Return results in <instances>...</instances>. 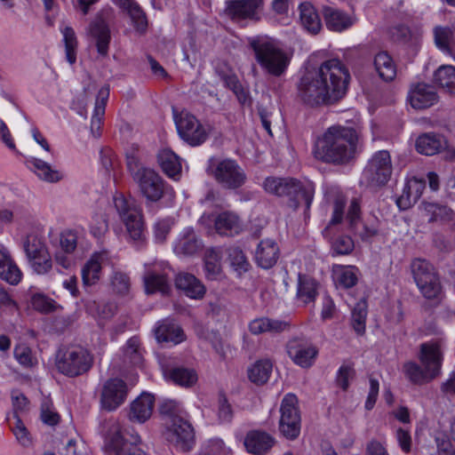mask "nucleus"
Masks as SVG:
<instances>
[{
	"label": "nucleus",
	"mask_w": 455,
	"mask_h": 455,
	"mask_svg": "<svg viewBox=\"0 0 455 455\" xmlns=\"http://www.w3.org/2000/svg\"><path fill=\"white\" fill-rule=\"evenodd\" d=\"M349 79V72L340 60H328L318 69L307 71L301 77L299 96L312 107L330 104L346 94Z\"/></svg>",
	"instance_id": "1"
},
{
	"label": "nucleus",
	"mask_w": 455,
	"mask_h": 455,
	"mask_svg": "<svg viewBox=\"0 0 455 455\" xmlns=\"http://www.w3.org/2000/svg\"><path fill=\"white\" fill-rule=\"evenodd\" d=\"M358 151V132L354 127L337 124L316 139L312 153L322 163L346 165L355 159Z\"/></svg>",
	"instance_id": "2"
},
{
	"label": "nucleus",
	"mask_w": 455,
	"mask_h": 455,
	"mask_svg": "<svg viewBox=\"0 0 455 455\" xmlns=\"http://www.w3.org/2000/svg\"><path fill=\"white\" fill-rule=\"evenodd\" d=\"M419 360L421 364L415 361L405 362L402 371L411 384L423 386L441 374L443 355L440 344L437 341L420 344Z\"/></svg>",
	"instance_id": "3"
},
{
	"label": "nucleus",
	"mask_w": 455,
	"mask_h": 455,
	"mask_svg": "<svg viewBox=\"0 0 455 455\" xmlns=\"http://www.w3.org/2000/svg\"><path fill=\"white\" fill-rule=\"evenodd\" d=\"M249 45L254 52L255 60L266 74L274 77L285 74L291 56L276 40L258 36L249 40Z\"/></svg>",
	"instance_id": "4"
},
{
	"label": "nucleus",
	"mask_w": 455,
	"mask_h": 455,
	"mask_svg": "<svg viewBox=\"0 0 455 455\" xmlns=\"http://www.w3.org/2000/svg\"><path fill=\"white\" fill-rule=\"evenodd\" d=\"M115 208L120 220L125 226L129 237L140 241L144 237V221L142 210L134 199L126 198L119 194L114 197Z\"/></svg>",
	"instance_id": "5"
},
{
	"label": "nucleus",
	"mask_w": 455,
	"mask_h": 455,
	"mask_svg": "<svg viewBox=\"0 0 455 455\" xmlns=\"http://www.w3.org/2000/svg\"><path fill=\"white\" fill-rule=\"evenodd\" d=\"M93 357L81 346H70L58 353L56 367L68 376L76 377L87 372L92 366Z\"/></svg>",
	"instance_id": "6"
},
{
	"label": "nucleus",
	"mask_w": 455,
	"mask_h": 455,
	"mask_svg": "<svg viewBox=\"0 0 455 455\" xmlns=\"http://www.w3.org/2000/svg\"><path fill=\"white\" fill-rule=\"evenodd\" d=\"M208 172L224 189H237L243 186L247 180L244 170L232 159L211 160Z\"/></svg>",
	"instance_id": "7"
},
{
	"label": "nucleus",
	"mask_w": 455,
	"mask_h": 455,
	"mask_svg": "<svg viewBox=\"0 0 455 455\" xmlns=\"http://www.w3.org/2000/svg\"><path fill=\"white\" fill-rule=\"evenodd\" d=\"M392 161L387 150H379L372 155L364 167L361 183L370 188L386 185L392 175Z\"/></svg>",
	"instance_id": "8"
},
{
	"label": "nucleus",
	"mask_w": 455,
	"mask_h": 455,
	"mask_svg": "<svg viewBox=\"0 0 455 455\" xmlns=\"http://www.w3.org/2000/svg\"><path fill=\"white\" fill-rule=\"evenodd\" d=\"M140 435L133 429L123 428L119 424L111 426L106 439V446L115 455H147L137 447Z\"/></svg>",
	"instance_id": "9"
},
{
	"label": "nucleus",
	"mask_w": 455,
	"mask_h": 455,
	"mask_svg": "<svg viewBox=\"0 0 455 455\" xmlns=\"http://www.w3.org/2000/svg\"><path fill=\"white\" fill-rule=\"evenodd\" d=\"M134 181L148 202L156 203L164 196L172 200L175 196L172 188L167 185L162 177L152 169L141 170L137 172Z\"/></svg>",
	"instance_id": "10"
},
{
	"label": "nucleus",
	"mask_w": 455,
	"mask_h": 455,
	"mask_svg": "<svg viewBox=\"0 0 455 455\" xmlns=\"http://www.w3.org/2000/svg\"><path fill=\"white\" fill-rule=\"evenodd\" d=\"M414 281L427 299H438L441 294V283L435 267L428 261L416 259L411 262Z\"/></svg>",
	"instance_id": "11"
},
{
	"label": "nucleus",
	"mask_w": 455,
	"mask_h": 455,
	"mask_svg": "<svg viewBox=\"0 0 455 455\" xmlns=\"http://www.w3.org/2000/svg\"><path fill=\"white\" fill-rule=\"evenodd\" d=\"M279 430L289 440L298 438L301 428L300 413L298 408V398L293 394H287L280 406Z\"/></svg>",
	"instance_id": "12"
},
{
	"label": "nucleus",
	"mask_w": 455,
	"mask_h": 455,
	"mask_svg": "<svg viewBox=\"0 0 455 455\" xmlns=\"http://www.w3.org/2000/svg\"><path fill=\"white\" fill-rule=\"evenodd\" d=\"M173 118L179 135L191 146L202 144L207 138V133L198 120L188 111L178 113L173 108Z\"/></svg>",
	"instance_id": "13"
},
{
	"label": "nucleus",
	"mask_w": 455,
	"mask_h": 455,
	"mask_svg": "<svg viewBox=\"0 0 455 455\" xmlns=\"http://www.w3.org/2000/svg\"><path fill=\"white\" fill-rule=\"evenodd\" d=\"M166 440L182 451L192 449L195 434L191 424L184 418H176L173 422H166Z\"/></svg>",
	"instance_id": "14"
},
{
	"label": "nucleus",
	"mask_w": 455,
	"mask_h": 455,
	"mask_svg": "<svg viewBox=\"0 0 455 455\" xmlns=\"http://www.w3.org/2000/svg\"><path fill=\"white\" fill-rule=\"evenodd\" d=\"M128 387L126 383L118 378L108 379L101 390L100 404L102 409L112 411L116 410L126 400Z\"/></svg>",
	"instance_id": "15"
},
{
	"label": "nucleus",
	"mask_w": 455,
	"mask_h": 455,
	"mask_svg": "<svg viewBox=\"0 0 455 455\" xmlns=\"http://www.w3.org/2000/svg\"><path fill=\"white\" fill-rule=\"evenodd\" d=\"M407 100L415 109H426L439 101V95L434 85L419 82L411 84Z\"/></svg>",
	"instance_id": "16"
},
{
	"label": "nucleus",
	"mask_w": 455,
	"mask_h": 455,
	"mask_svg": "<svg viewBox=\"0 0 455 455\" xmlns=\"http://www.w3.org/2000/svg\"><path fill=\"white\" fill-rule=\"evenodd\" d=\"M286 348L294 363L303 368L310 367L318 354L317 348L312 343L300 338L291 339Z\"/></svg>",
	"instance_id": "17"
},
{
	"label": "nucleus",
	"mask_w": 455,
	"mask_h": 455,
	"mask_svg": "<svg viewBox=\"0 0 455 455\" xmlns=\"http://www.w3.org/2000/svg\"><path fill=\"white\" fill-rule=\"evenodd\" d=\"M143 282L147 293H167L170 289L168 277L162 264H145Z\"/></svg>",
	"instance_id": "18"
},
{
	"label": "nucleus",
	"mask_w": 455,
	"mask_h": 455,
	"mask_svg": "<svg viewBox=\"0 0 455 455\" xmlns=\"http://www.w3.org/2000/svg\"><path fill=\"white\" fill-rule=\"evenodd\" d=\"M262 5L263 0H229L226 2L225 12L233 20H252Z\"/></svg>",
	"instance_id": "19"
},
{
	"label": "nucleus",
	"mask_w": 455,
	"mask_h": 455,
	"mask_svg": "<svg viewBox=\"0 0 455 455\" xmlns=\"http://www.w3.org/2000/svg\"><path fill=\"white\" fill-rule=\"evenodd\" d=\"M274 444V437L260 430L249 431L244 438L246 451L254 455L267 454Z\"/></svg>",
	"instance_id": "20"
},
{
	"label": "nucleus",
	"mask_w": 455,
	"mask_h": 455,
	"mask_svg": "<svg viewBox=\"0 0 455 455\" xmlns=\"http://www.w3.org/2000/svg\"><path fill=\"white\" fill-rule=\"evenodd\" d=\"M108 260L107 251L95 252L82 268L84 284L90 286L96 283L100 280L102 267L108 263Z\"/></svg>",
	"instance_id": "21"
},
{
	"label": "nucleus",
	"mask_w": 455,
	"mask_h": 455,
	"mask_svg": "<svg viewBox=\"0 0 455 455\" xmlns=\"http://www.w3.org/2000/svg\"><path fill=\"white\" fill-rule=\"evenodd\" d=\"M155 397L149 393H142L130 404L128 418L132 422L144 423L152 415Z\"/></svg>",
	"instance_id": "22"
},
{
	"label": "nucleus",
	"mask_w": 455,
	"mask_h": 455,
	"mask_svg": "<svg viewBox=\"0 0 455 455\" xmlns=\"http://www.w3.org/2000/svg\"><path fill=\"white\" fill-rule=\"evenodd\" d=\"M287 196L289 199V205L293 209H297L299 206L304 204L306 209L308 210L312 203L315 188L313 184L307 183L301 184L296 180H292Z\"/></svg>",
	"instance_id": "23"
},
{
	"label": "nucleus",
	"mask_w": 455,
	"mask_h": 455,
	"mask_svg": "<svg viewBox=\"0 0 455 455\" xmlns=\"http://www.w3.org/2000/svg\"><path fill=\"white\" fill-rule=\"evenodd\" d=\"M254 258L257 265L261 268H271L279 258L277 243L271 239L260 241L255 251Z\"/></svg>",
	"instance_id": "24"
},
{
	"label": "nucleus",
	"mask_w": 455,
	"mask_h": 455,
	"mask_svg": "<svg viewBox=\"0 0 455 455\" xmlns=\"http://www.w3.org/2000/svg\"><path fill=\"white\" fill-rule=\"evenodd\" d=\"M176 287L182 291L186 296L194 299H201L206 289L203 283L197 279L194 275L182 272L176 275L175 278Z\"/></svg>",
	"instance_id": "25"
},
{
	"label": "nucleus",
	"mask_w": 455,
	"mask_h": 455,
	"mask_svg": "<svg viewBox=\"0 0 455 455\" xmlns=\"http://www.w3.org/2000/svg\"><path fill=\"white\" fill-rule=\"evenodd\" d=\"M323 18L328 29L335 32H342L355 23V19L345 12L331 6L323 9Z\"/></svg>",
	"instance_id": "26"
},
{
	"label": "nucleus",
	"mask_w": 455,
	"mask_h": 455,
	"mask_svg": "<svg viewBox=\"0 0 455 455\" xmlns=\"http://www.w3.org/2000/svg\"><path fill=\"white\" fill-rule=\"evenodd\" d=\"M426 183L422 180L412 178L409 180L403 194L396 199V204L401 210H407L420 198Z\"/></svg>",
	"instance_id": "27"
},
{
	"label": "nucleus",
	"mask_w": 455,
	"mask_h": 455,
	"mask_svg": "<svg viewBox=\"0 0 455 455\" xmlns=\"http://www.w3.org/2000/svg\"><path fill=\"white\" fill-rule=\"evenodd\" d=\"M216 232L220 235L234 236L243 230L239 217L232 212H223L214 220Z\"/></svg>",
	"instance_id": "28"
},
{
	"label": "nucleus",
	"mask_w": 455,
	"mask_h": 455,
	"mask_svg": "<svg viewBox=\"0 0 455 455\" xmlns=\"http://www.w3.org/2000/svg\"><path fill=\"white\" fill-rule=\"evenodd\" d=\"M0 278L11 285H17L22 278L20 269L4 248L0 249Z\"/></svg>",
	"instance_id": "29"
},
{
	"label": "nucleus",
	"mask_w": 455,
	"mask_h": 455,
	"mask_svg": "<svg viewBox=\"0 0 455 455\" xmlns=\"http://www.w3.org/2000/svg\"><path fill=\"white\" fill-rule=\"evenodd\" d=\"M90 33L95 40L97 51L100 55L107 56L110 43V30L107 23L98 18L90 26Z\"/></svg>",
	"instance_id": "30"
},
{
	"label": "nucleus",
	"mask_w": 455,
	"mask_h": 455,
	"mask_svg": "<svg viewBox=\"0 0 455 455\" xmlns=\"http://www.w3.org/2000/svg\"><path fill=\"white\" fill-rule=\"evenodd\" d=\"M109 97V86H102L99 92L95 101L94 110L91 121V132L96 138L100 135L102 118L105 115L106 105Z\"/></svg>",
	"instance_id": "31"
},
{
	"label": "nucleus",
	"mask_w": 455,
	"mask_h": 455,
	"mask_svg": "<svg viewBox=\"0 0 455 455\" xmlns=\"http://www.w3.org/2000/svg\"><path fill=\"white\" fill-rule=\"evenodd\" d=\"M113 3L125 11L139 32H145L148 28V19L141 7L134 0H112Z\"/></svg>",
	"instance_id": "32"
},
{
	"label": "nucleus",
	"mask_w": 455,
	"mask_h": 455,
	"mask_svg": "<svg viewBox=\"0 0 455 455\" xmlns=\"http://www.w3.org/2000/svg\"><path fill=\"white\" fill-rule=\"evenodd\" d=\"M433 37L435 46L444 54L453 53L452 43L455 44V22L451 26H435L433 28Z\"/></svg>",
	"instance_id": "33"
},
{
	"label": "nucleus",
	"mask_w": 455,
	"mask_h": 455,
	"mask_svg": "<svg viewBox=\"0 0 455 455\" xmlns=\"http://www.w3.org/2000/svg\"><path fill=\"white\" fill-rule=\"evenodd\" d=\"M156 338L159 342H172L179 344L185 339L182 329L173 321L164 320L156 328Z\"/></svg>",
	"instance_id": "34"
},
{
	"label": "nucleus",
	"mask_w": 455,
	"mask_h": 455,
	"mask_svg": "<svg viewBox=\"0 0 455 455\" xmlns=\"http://www.w3.org/2000/svg\"><path fill=\"white\" fill-rule=\"evenodd\" d=\"M85 309L97 321L98 324L102 327L107 321L115 315L117 307L115 303L111 302L88 300L85 304Z\"/></svg>",
	"instance_id": "35"
},
{
	"label": "nucleus",
	"mask_w": 455,
	"mask_h": 455,
	"mask_svg": "<svg viewBox=\"0 0 455 455\" xmlns=\"http://www.w3.org/2000/svg\"><path fill=\"white\" fill-rule=\"evenodd\" d=\"M203 247L202 241L198 238L192 228L184 230L180 237L178 239L174 251L177 254L191 256L198 252Z\"/></svg>",
	"instance_id": "36"
},
{
	"label": "nucleus",
	"mask_w": 455,
	"mask_h": 455,
	"mask_svg": "<svg viewBox=\"0 0 455 455\" xmlns=\"http://www.w3.org/2000/svg\"><path fill=\"white\" fill-rule=\"evenodd\" d=\"M319 283L312 277L299 274L297 299L303 304L314 302L318 295Z\"/></svg>",
	"instance_id": "37"
},
{
	"label": "nucleus",
	"mask_w": 455,
	"mask_h": 455,
	"mask_svg": "<svg viewBox=\"0 0 455 455\" xmlns=\"http://www.w3.org/2000/svg\"><path fill=\"white\" fill-rule=\"evenodd\" d=\"M287 327L288 323L286 322L268 317L256 318L249 323V330L253 335L266 332L278 333L284 331Z\"/></svg>",
	"instance_id": "38"
},
{
	"label": "nucleus",
	"mask_w": 455,
	"mask_h": 455,
	"mask_svg": "<svg viewBox=\"0 0 455 455\" xmlns=\"http://www.w3.org/2000/svg\"><path fill=\"white\" fill-rule=\"evenodd\" d=\"M163 172L170 178L178 180L181 172L180 157L170 149H163L157 156Z\"/></svg>",
	"instance_id": "39"
},
{
	"label": "nucleus",
	"mask_w": 455,
	"mask_h": 455,
	"mask_svg": "<svg viewBox=\"0 0 455 455\" xmlns=\"http://www.w3.org/2000/svg\"><path fill=\"white\" fill-rule=\"evenodd\" d=\"M299 19L301 25L309 33L315 35L322 28L320 17L315 7L307 3H302L299 7Z\"/></svg>",
	"instance_id": "40"
},
{
	"label": "nucleus",
	"mask_w": 455,
	"mask_h": 455,
	"mask_svg": "<svg viewBox=\"0 0 455 455\" xmlns=\"http://www.w3.org/2000/svg\"><path fill=\"white\" fill-rule=\"evenodd\" d=\"M434 83L445 92L455 95V67L443 65L434 73Z\"/></svg>",
	"instance_id": "41"
},
{
	"label": "nucleus",
	"mask_w": 455,
	"mask_h": 455,
	"mask_svg": "<svg viewBox=\"0 0 455 455\" xmlns=\"http://www.w3.org/2000/svg\"><path fill=\"white\" fill-rule=\"evenodd\" d=\"M444 147V142L440 135L425 133L416 140V149L426 156H433L439 153Z\"/></svg>",
	"instance_id": "42"
},
{
	"label": "nucleus",
	"mask_w": 455,
	"mask_h": 455,
	"mask_svg": "<svg viewBox=\"0 0 455 455\" xmlns=\"http://www.w3.org/2000/svg\"><path fill=\"white\" fill-rule=\"evenodd\" d=\"M27 163L38 178L44 181L58 182L62 179V174L58 170L53 169L48 163L42 159L31 156L27 160Z\"/></svg>",
	"instance_id": "43"
},
{
	"label": "nucleus",
	"mask_w": 455,
	"mask_h": 455,
	"mask_svg": "<svg viewBox=\"0 0 455 455\" xmlns=\"http://www.w3.org/2000/svg\"><path fill=\"white\" fill-rule=\"evenodd\" d=\"M374 67L379 77L384 81H392L396 76V67L387 52H379L375 55Z\"/></svg>",
	"instance_id": "44"
},
{
	"label": "nucleus",
	"mask_w": 455,
	"mask_h": 455,
	"mask_svg": "<svg viewBox=\"0 0 455 455\" xmlns=\"http://www.w3.org/2000/svg\"><path fill=\"white\" fill-rule=\"evenodd\" d=\"M164 375L175 384L181 387H191L197 380V375L193 369L173 367L164 371Z\"/></svg>",
	"instance_id": "45"
},
{
	"label": "nucleus",
	"mask_w": 455,
	"mask_h": 455,
	"mask_svg": "<svg viewBox=\"0 0 455 455\" xmlns=\"http://www.w3.org/2000/svg\"><path fill=\"white\" fill-rule=\"evenodd\" d=\"M271 371L269 360H259L248 370V377L256 385H263L268 380Z\"/></svg>",
	"instance_id": "46"
},
{
	"label": "nucleus",
	"mask_w": 455,
	"mask_h": 455,
	"mask_svg": "<svg viewBox=\"0 0 455 455\" xmlns=\"http://www.w3.org/2000/svg\"><path fill=\"white\" fill-rule=\"evenodd\" d=\"M368 305L364 299L359 300L352 309L351 325L357 335L365 332Z\"/></svg>",
	"instance_id": "47"
},
{
	"label": "nucleus",
	"mask_w": 455,
	"mask_h": 455,
	"mask_svg": "<svg viewBox=\"0 0 455 455\" xmlns=\"http://www.w3.org/2000/svg\"><path fill=\"white\" fill-rule=\"evenodd\" d=\"M292 180L293 179L267 178L264 181V188L267 192L278 196H287L289 189L291 188Z\"/></svg>",
	"instance_id": "48"
},
{
	"label": "nucleus",
	"mask_w": 455,
	"mask_h": 455,
	"mask_svg": "<svg viewBox=\"0 0 455 455\" xmlns=\"http://www.w3.org/2000/svg\"><path fill=\"white\" fill-rule=\"evenodd\" d=\"M220 251L218 248H211L207 250L204 260V268L207 277L214 279L220 273Z\"/></svg>",
	"instance_id": "49"
},
{
	"label": "nucleus",
	"mask_w": 455,
	"mask_h": 455,
	"mask_svg": "<svg viewBox=\"0 0 455 455\" xmlns=\"http://www.w3.org/2000/svg\"><path fill=\"white\" fill-rule=\"evenodd\" d=\"M24 251L28 259L44 257L48 254L45 244L36 235H29L24 243Z\"/></svg>",
	"instance_id": "50"
},
{
	"label": "nucleus",
	"mask_w": 455,
	"mask_h": 455,
	"mask_svg": "<svg viewBox=\"0 0 455 455\" xmlns=\"http://www.w3.org/2000/svg\"><path fill=\"white\" fill-rule=\"evenodd\" d=\"M162 416L167 419L166 422H173L176 418L186 417V412L180 403L175 400H164L159 405Z\"/></svg>",
	"instance_id": "51"
},
{
	"label": "nucleus",
	"mask_w": 455,
	"mask_h": 455,
	"mask_svg": "<svg viewBox=\"0 0 455 455\" xmlns=\"http://www.w3.org/2000/svg\"><path fill=\"white\" fill-rule=\"evenodd\" d=\"M227 253L231 266L239 274L248 270L250 264L243 251L237 246H231L227 249Z\"/></svg>",
	"instance_id": "52"
},
{
	"label": "nucleus",
	"mask_w": 455,
	"mask_h": 455,
	"mask_svg": "<svg viewBox=\"0 0 455 455\" xmlns=\"http://www.w3.org/2000/svg\"><path fill=\"white\" fill-rule=\"evenodd\" d=\"M63 40L65 44V52L67 60L74 64L76 60L77 40L75 31L70 27H65L62 30Z\"/></svg>",
	"instance_id": "53"
},
{
	"label": "nucleus",
	"mask_w": 455,
	"mask_h": 455,
	"mask_svg": "<svg viewBox=\"0 0 455 455\" xmlns=\"http://www.w3.org/2000/svg\"><path fill=\"white\" fill-rule=\"evenodd\" d=\"M31 305L34 309L43 314L54 312L59 307L55 300L39 293L32 297Z\"/></svg>",
	"instance_id": "54"
},
{
	"label": "nucleus",
	"mask_w": 455,
	"mask_h": 455,
	"mask_svg": "<svg viewBox=\"0 0 455 455\" xmlns=\"http://www.w3.org/2000/svg\"><path fill=\"white\" fill-rule=\"evenodd\" d=\"M11 429L21 446L29 447L32 444L31 435L19 415H15V422Z\"/></svg>",
	"instance_id": "55"
},
{
	"label": "nucleus",
	"mask_w": 455,
	"mask_h": 455,
	"mask_svg": "<svg viewBox=\"0 0 455 455\" xmlns=\"http://www.w3.org/2000/svg\"><path fill=\"white\" fill-rule=\"evenodd\" d=\"M91 233L95 237L103 236L108 230V218L105 212H96L91 221Z\"/></svg>",
	"instance_id": "56"
},
{
	"label": "nucleus",
	"mask_w": 455,
	"mask_h": 455,
	"mask_svg": "<svg viewBox=\"0 0 455 455\" xmlns=\"http://www.w3.org/2000/svg\"><path fill=\"white\" fill-rule=\"evenodd\" d=\"M357 269L354 267H340L336 271L338 283L345 288H351L357 283Z\"/></svg>",
	"instance_id": "57"
},
{
	"label": "nucleus",
	"mask_w": 455,
	"mask_h": 455,
	"mask_svg": "<svg viewBox=\"0 0 455 455\" xmlns=\"http://www.w3.org/2000/svg\"><path fill=\"white\" fill-rule=\"evenodd\" d=\"M111 286L115 292L125 295L131 287L130 277L121 271H115L111 276Z\"/></svg>",
	"instance_id": "58"
},
{
	"label": "nucleus",
	"mask_w": 455,
	"mask_h": 455,
	"mask_svg": "<svg viewBox=\"0 0 455 455\" xmlns=\"http://www.w3.org/2000/svg\"><path fill=\"white\" fill-rule=\"evenodd\" d=\"M222 79H223L225 85L234 92V93L236 95L238 100L241 103L244 104L248 99V95H247L245 90L243 88L237 76L235 74H228V75H225L222 77Z\"/></svg>",
	"instance_id": "59"
},
{
	"label": "nucleus",
	"mask_w": 455,
	"mask_h": 455,
	"mask_svg": "<svg viewBox=\"0 0 455 455\" xmlns=\"http://www.w3.org/2000/svg\"><path fill=\"white\" fill-rule=\"evenodd\" d=\"M125 357H127L132 363L140 364L142 361L140 353V340L137 337H132L126 342L124 348Z\"/></svg>",
	"instance_id": "60"
},
{
	"label": "nucleus",
	"mask_w": 455,
	"mask_h": 455,
	"mask_svg": "<svg viewBox=\"0 0 455 455\" xmlns=\"http://www.w3.org/2000/svg\"><path fill=\"white\" fill-rule=\"evenodd\" d=\"M13 354L19 363L26 368L32 367L36 363V359L32 356L31 349L24 344L16 346Z\"/></svg>",
	"instance_id": "61"
},
{
	"label": "nucleus",
	"mask_w": 455,
	"mask_h": 455,
	"mask_svg": "<svg viewBox=\"0 0 455 455\" xmlns=\"http://www.w3.org/2000/svg\"><path fill=\"white\" fill-rule=\"evenodd\" d=\"M354 242L348 235H339L334 239L331 244L333 253L339 255L349 254L354 250Z\"/></svg>",
	"instance_id": "62"
},
{
	"label": "nucleus",
	"mask_w": 455,
	"mask_h": 455,
	"mask_svg": "<svg viewBox=\"0 0 455 455\" xmlns=\"http://www.w3.org/2000/svg\"><path fill=\"white\" fill-rule=\"evenodd\" d=\"M422 208L426 214L429 216V221H435L449 214V209L446 206L435 203L423 202Z\"/></svg>",
	"instance_id": "63"
},
{
	"label": "nucleus",
	"mask_w": 455,
	"mask_h": 455,
	"mask_svg": "<svg viewBox=\"0 0 455 455\" xmlns=\"http://www.w3.org/2000/svg\"><path fill=\"white\" fill-rule=\"evenodd\" d=\"M77 245V236L73 231L67 230L60 235V247L59 251H65L66 253H72Z\"/></svg>",
	"instance_id": "64"
}]
</instances>
